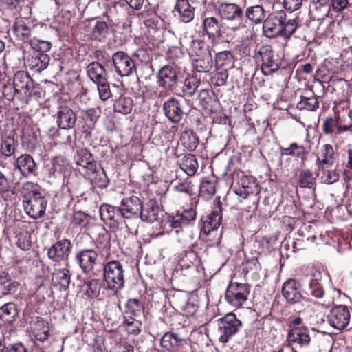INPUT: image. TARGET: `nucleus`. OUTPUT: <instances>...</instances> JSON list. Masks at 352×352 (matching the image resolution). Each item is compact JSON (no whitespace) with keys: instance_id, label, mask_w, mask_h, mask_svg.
Instances as JSON below:
<instances>
[{"instance_id":"obj_1","label":"nucleus","mask_w":352,"mask_h":352,"mask_svg":"<svg viewBox=\"0 0 352 352\" xmlns=\"http://www.w3.org/2000/svg\"><path fill=\"white\" fill-rule=\"evenodd\" d=\"M74 159L78 171L90 182L94 188L102 189L108 186L109 179L106 172L98 164L89 150H78Z\"/></svg>"},{"instance_id":"obj_2","label":"nucleus","mask_w":352,"mask_h":352,"mask_svg":"<svg viewBox=\"0 0 352 352\" xmlns=\"http://www.w3.org/2000/svg\"><path fill=\"white\" fill-rule=\"evenodd\" d=\"M297 18L287 19L285 10H275L263 21V34L268 38L282 36L289 39L298 26Z\"/></svg>"},{"instance_id":"obj_3","label":"nucleus","mask_w":352,"mask_h":352,"mask_svg":"<svg viewBox=\"0 0 352 352\" xmlns=\"http://www.w3.org/2000/svg\"><path fill=\"white\" fill-rule=\"evenodd\" d=\"M242 16L243 11L236 3L221 1V28L227 37L234 36L241 25Z\"/></svg>"},{"instance_id":"obj_4","label":"nucleus","mask_w":352,"mask_h":352,"mask_svg":"<svg viewBox=\"0 0 352 352\" xmlns=\"http://www.w3.org/2000/svg\"><path fill=\"white\" fill-rule=\"evenodd\" d=\"M124 270L122 264L118 260L111 261L104 265L103 278L107 288L114 292L124 287Z\"/></svg>"},{"instance_id":"obj_5","label":"nucleus","mask_w":352,"mask_h":352,"mask_svg":"<svg viewBox=\"0 0 352 352\" xmlns=\"http://www.w3.org/2000/svg\"><path fill=\"white\" fill-rule=\"evenodd\" d=\"M256 62H261V70L264 75H270L278 69L280 61L270 45L261 46L254 56Z\"/></svg>"},{"instance_id":"obj_6","label":"nucleus","mask_w":352,"mask_h":352,"mask_svg":"<svg viewBox=\"0 0 352 352\" xmlns=\"http://www.w3.org/2000/svg\"><path fill=\"white\" fill-rule=\"evenodd\" d=\"M198 99L199 103L211 113L212 126L210 132L212 130H217L220 124V118L217 114L220 109V102L217 96L214 91L202 89L199 93Z\"/></svg>"},{"instance_id":"obj_7","label":"nucleus","mask_w":352,"mask_h":352,"mask_svg":"<svg viewBox=\"0 0 352 352\" xmlns=\"http://www.w3.org/2000/svg\"><path fill=\"white\" fill-rule=\"evenodd\" d=\"M14 94L21 100L28 102L32 96L34 82L29 74L18 71L13 78Z\"/></svg>"},{"instance_id":"obj_8","label":"nucleus","mask_w":352,"mask_h":352,"mask_svg":"<svg viewBox=\"0 0 352 352\" xmlns=\"http://www.w3.org/2000/svg\"><path fill=\"white\" fill-rule=\"evenodd\" d=\"M250 294L249 286L246 284L230 283L226 292L225 298L227 302L234 307H240L246 300Z\"/></svg>"},{"instance_id":"obj_9","label":"nucleus","mask_w":352,"mask_h":352,"mask_svg":"<svg viewBox=\"0 0 352 352\" xmlns=\"http://www.w3.org/2000/svg\"><path fill=\"white\" fill-rule=\"evenodd\" d=\"M116 73L120 76H129L136 71V67L132 58L125 52L118 51L112 56Z\"/></svg>"},{"instance_id":"obj_10","label":"nucleus","mask_w":352,"mask_h":352,"mask_svg":"<svg viewBox=\"0 0 352 352\" xmlns=\"http://www.w3.org/2000/svg\"><path fill=\"white\" fill-rule=\"evenodd\" d=\"M233 192L243 198L251 194L257 195L259 192L258 184L253 177L241 173L238 174Z\"/></svg>"},{"instance_id":"obj_11","label":"nucleus","mask_w":352,"mask_h":352,"mask_svg":"<svg viewBox=\"0 0 352 352\" xmlns=\"http://www.w3.org/2000/svg\"><path fill=\"white\" fill-rule=\"evenodd\" d=\"M157 78L159 87H162L167 91H173L178 81L176 69L169 65L163 66L158 71Z\"/></svg>"},{"instance_id":"obj_12","label":"nucleus","mask_w":352,"mask_h":352,"mask_svg":"<svg viewBox=\"0 0 352 352\" xmlns=\"http://www.w3.org/2000/svg\"><path fill=\"white\" fill-rule=\"evenodd\" d=\"M350 313L344 305H338L332 308L327 316L329 324L333 328L342 330L349 324Z\"/></svg>"},{"instance_id":"obj_13","label":"nucleus","mask_w":352,"mask_h":352,"mask_svg":"<svg viewBox=\"0 0 352 352\" xmlns=\"http://www.w3.org/2000/svg\"><path fill=\"white\" fill-rule=\"evenodd\" d=\"M47 204V199L43 194H41L29 197L24 203V209L31 218L38 219L45 214Z\"/></svg>"},{"instance_id":"obj_14","label":"nucleus","mask_w":352,"mask_h":352,"mask_svg":"<svg viewBox=\"0 0 352 352\" xmlns=\"http://www.w3.org/2000/svg\"><path fill=\"white\" fill-rule=\"evenodd\" d=\"M120 208L124 219H132L138 222L142 208V201L137 196L127 197L122 200Z\"/></svg>"},{"instance_id":"obj_15","label":"nucleus","mask_w":352,"mask_h":352,"mask_svg":"<svg viewBox=\"0 0 352 352\" xmlns=\"http://www.w3.org/2000/svg\"><path fill=\"white\" fill-rule=\"evenodd\" d=\"M72 243L69 239L58 241L47 250V257L54 262L59 263L67 260L71 252Z\"/></svg>"},{"instance_id":"obj_16","label":"nucleus","mask_w":352,"mask_h":352,"mask_svg":"<svg viewBox=\"0 0 352 352\" xmlns=\"http://www.w3.org/2000/svg\"><path fill=\"white\" fill-rule=\"evenodd\" d=\"M160 344L167 350H172L174 352H186L189 347L187 340L179 336L178 334L168 331L161 338Z\"/></svg>"},{"instance_id":"obj_17","label":"nucleus","mask_w":352,"mask_h":352,"mask_svg":"<svg viewBox=\"0 0 352 352\" xmlns=\"http://www.w3.org/2000/svg\"><path fill=\"white\" fill-rule=\"evenodd\" d=\"M164 116L173 123L179 122L184 116L183 103L174 97L166 100L162 107Z\"/></svg>"},{"instance_id":"obj_18","label":"nucleus","mask_w":352,"mask_h":352,"mask_svg":"<svg viewBox=\"0 0 352 352\" xmlns=\"http://www.w3.org/2000/svg\"><path fill=\"white\" fill-rule=\"evenodd\" d=\"M75 259L83 273L89 274L96 265L98 253L92 249H84L76 254Z\"/></svg>"},{"instance_id":"obj_19","label":"nucleus","mask_w":352,"mask_h":352,"mask_svg":"<svg viewBox=\"0 0 352 352\" xmlns=\"http://www.w3.org/2000/svg\"><path fill=\"white\" fill-rule=\"evenodd\" d=\"M289 344H296L300 348H307L311 343L309 330L306 327H294L289 329L287 334Z\"/></svg>"},{"instance_id":"obj_20","label":"nucleus","mask_w":352,"mask_h":352,"mask_svg":"<svg viewBox=\"0 0 352 352\" xmlns=\"http://www.w3.org/2000/svg\"><path fill=\"white\" fill-rule=\"evenodd\" d=\"M34 25L23 19H16L12 25V31L16 38L24 43H29L34 38Z\"/></svg>"},{"instance_id":"obj_21","label":"nucleus","mask_w":352,"mask_h":352,"mask_svg":"<svg viewBox=\"0 0 352 352\" xmlns=\"http://www.w3.org/2000/svg\"><path fill=\"white\" fill-rule=\"evenodd\" d=\"M101 219L110 228L118 227L120 222L124 219L120 206L109 204H102L100 208Z\"/></svg>"},{"instance_id":"obj_22","label":"nucleus","mask_w":352,"mask_h":352,"mask_svg":"<svg viewBox=\"0 0 352 352\" xmlns=\"http://www.w3.org/2000/svg\"><path fill=\"white\" fill-rule=\"evenodd\" d=\"M241 324V322L232 312L221 318V342H228L230 338L239 331Z\"/></svg>"},{"instance_id":"obj_23","label":"nucleus","mask_w":352,"mask_h":352,"mask_svg":"<svg viewBox=\"0 0 352 352\" xmlns=\"http://www.w3.org/2000/svg\"><path fill=\"white\" fill-rule=\"evenodd\" d=\"M14 170H17L22 177L28 178L30 175H36L37 166L33 157L28 154H23L17 157L14 164Z\"/></svg>"},{"instance_id":"obj_24","label":"nucleus","mask_w":352,"mask_h":352,"mask_svg":"<svg viewBox=\"0 0 352 352\" xmlns=\"http://www.w3.org/2000/svg\"><path fill=\"white\" fill-rule=\"evenodd\" d=\"M76 115L67 106H61L56 113V123L60 129L69 130L74 128L76 122Z\"/></svg>"},{"instance_id":"obj_25","label":"nucleus","mask_w":352,"mask_h":352,"mask_svg":"<svg viewBox=\"0 0 352 352\" xmlns=\"http://www.w3.org/2000/svg\"><path fill=\"white\" fill-rule=\"evenodd\" d=\"M217 156L218 154L216 155L212 160V171H214V166H218ZM217 183L218 178L217 176L214 175V172H212V177L211 179L204 180L201 182L199 186V195L204 197L205 199H211L216 192Z\"/></svg>"},{"instance_id":"obj_26","label":"nucleus","mask_w":352,"mask_h":352,"mask_svg":"<svg viewBox=\"0 0 352 352\" xmlns=\"http://www.w3.org/2000/svg\"><path fill=\"white\" fill-rule=\"evenodd\" d=\"M174 7L175 16L184 23H189L194 19L195 8L188 0H175Z\"/></svg>"},{"instance_id":"obj_27","label":"nucleus","mask_w":352,"mask_h":352,"mask_svg":"<svg viewBox=\"0 0 352 352\" xmlns=\"http://www.w3.org/2000/svg\"><path fill=\"white\" fill-rule=\"evenodd\" d=\"M282 292L283 296L289 303L298 302L302 297L300 291V285L294 279H289L283 284Z\"/></svg>"},{"instance_id":"obj_28","label":"nucleus","mask_w":352,"mask_h":352,"mask_svg":"<svg viewBox=\"0 0 352 352\" xmlns=\"http://www.w3.org/2000/svg\"><path fill=\"white\" fill-rule=\"evenodd\" d=\"M330 8V0H311L309 13L314 19H324L328 16Z\"/></svg>"},{"instance_id":"obj_29","label":"nucleus","mask_w":352,"mask_h":352,"mask_svg":"<svg viewBox=\"0 0 352 352\" xmlns=\"http://www.w3.org/2000/svg\"><path fill=\"white\" fill-rule=\"evenodd\" d=\"M50 57L44 53H34L27 60L29 69L34 72H40L45 69L50 63Z\"/></svg>"},{"instance_id":"obj_30","label":"nucleus","mask_w":352,"mask_h":352,"mask_svg":"<svg viewBox=\"0 0 352 352\" xmlns=\"http://www.w3.org/2000/svg\"><path fill=\"white\" fill-rule=\"evenodd\" d=\"M113 100V111L122 115L130 113L133 107V101L131 97L124 96L119 92L115 96Z\"/></svg>"},{"instance_id":"obj_31","label":"nucleus","mask_w":352,"mask_h":352,"mask_svg":"<svg viewBox=\"0 0 352 352\" xmlns=\"http://www.w3.org/2000/svg\"><path fill=\"white\" fill-rule=\"evenodd\" d=\"M68 162L65 157L60 155L53 157L50 164L47 166V172L50 178L61 177L67 170Z\"/></svg>"},{"instance_id":"obj_32","label":"nucleus","mask_w":352,"mask_h":352,"mask_svg":"<svg viewBox=\"0 0 352 352\" xmlns=\"http://www.w3.org/2000/svg\"><path fill=\"white\" fill-rule=\"evenodd\" d=\"M31 331L36 340L44 342L49 337V323L43 318L37 317L36 320L32 325Z\"/></svg>"},{"instance_id":"obj_33","label":"nucleus","mask_w":352,"mask_h":352,"mask_svg":"<svg viewBox=\"0 0 352 352\" xmlns=\"http://www.w3.org/2000/svg\"><path fill=\"white\" fill-rule=\"evenodd\" d=\"M214 204L218 210L213 211L208 219L204 222L203 232L206 234H209L212 231L217 230L220 226V197L217 196Z\"/></svg>"},{"instance_id":"obj_34","label":"nucleus","mask_w":352,"mask_h":352,"mask_svg":"<svg viewBox=\"0 0 352 352\" xmlns=\"http://www.w3.org/2000/svg\"><path fill=\"white\" fill-rule=\"evenodd\" d=\"M322 274L320 271L316 270L313 272L307 289L308 294L316 298H321L324 296V291L322 284Z\"/></svg>"},{"instance_id":"obj_35","label":"nucleus","mask_w":352,"mask_h":352,"mask_svg":"<svg viewBox=\"0 0 352 352\" xmlns=\"http://www.w3.org/2000/svg\"><path fill=\"white\" fill-rule=\"evenodd\" d=\"M87 74L94 83H98L107 79V74L104 67L98 62L89 63L86 68Z\"/></svg>"},{"instance_id":"obj_36","label":"nucleus","mask_w":352,"mask_h":352,"mask_svg":"<svg viewBox=\"0 0 352 352\" xmlns=\"http://www.w3.org/2000/svg\"><path fill=\"white\" fill-rule=\"evenodd\" d=\"M111 33L110 26L103 21H97L94 25L91 38L98 42H104Z\"/></svg>"},{"instance_id":"obj_37","label":"nucleus","mask_w":352,"mask_h":352,"mask_svg":"<svg viewBox=\"0 0 352 352\" xmlns=\"http://www.w3.org/2000/svg\"><path fill=\"white\" fill-rule=\"evenodd\" d=\"M280 155L293 156L296 158L300 159L302 163H304L307 159L308 151L302 145H299L296 142H293L289 145L288 147H280Z\"/></svg>"},{"instance_id":"obj_38","label":"nucleus","mask_w":352,"mask_h":352,"mask_svg":"<svg viewBox=\"0 0 352 352\" xmlns=\"http://www.w3.org/2000/svg\"><path fill=\"white\" fill-rule=\"evenodd\" d=\"M159 208L152 200L146 203L144 205L142 203V208L140 211L139 219L143 221L152 223L157 220L158 217Z\"/></svg>"},{"instance_id":"obj_39","label":"nucleus","mask_w":352,"mask_h":352,"mask_svg":"<svg viewBox=\"0 0 352 352\" xmlns=\"http://www.w3.org/2000/svg\"><path fill=\"white\" fill-rule=\"evenodd\" d=\"M17 306L14 302H8L0 307V320L5 324L13 323L18 317Z\"/></svg>"},{"instance_id":"obj_40","label":"nucleus","mask_w":352,"mask_h":352,"mask_svg":"<svg viewBox=\"0 0 352 352\" xmlns=\"http://www.w3.org/2000/svg\"><path fill=\"white\" fill-rule=\"evenodd\" d=\"M206 34L214 43H219L220 38V24L215 17H208L204 20Z\"/></svg>"},{"instance_id":"obj_41","label":"nucleus","mask_w":352,"mask_h":352,"mask_svg":"<svg viewBox=\"0 0 352 352\" xmlns=\"http://www.w3.org/2000/svg\"><path fill=\"white\" fill-rule=\"evenodd\" d=\"M179 166L181 169L188 176H193L198 170L199 163L195 155L187 154L181 159Z\"/></svg>"},{"instance_id":"obj_42","label":"nucleus","mask_w":352,"mask_h":352,"mask_svg":"<svg viewBox=\"0 0 352 352\" xmlns=\"http://www.w3.org/2000/svg\"><path fill=\"white\" fill-rule=\"evenodd\" d=\"M138 16L144 25L149 28L157 29L162 23V18L152 10H144Z\"/></svg>"},{"instance_id":"obj_43","label":"nucleus","mask_w":352,"mask_h":352,"mask_svg":"<svg viewBox=\"0 0 352 352\" xmlns=\"http://www.w3.org/2000/svg\"><path fill=\"white\" fill-rule=\"evenodd\" d=\"M248 19L258 24L265 20V10L262 5H254L248 7L245 11Z\"/></svg>"},{"instance_id":"obj_44","label":"nucleus","mask_w":352,"mask_h":352,"mask_svg":"<svg viewBox=\"0 0 352 352\" xmlns=\"http://www.w3.org/2000/svg\"><path fill=\"white\" fill-rule=\"evenodd\" d=\"M52 280L66 290L69 288L71 274L67 268L58 269L52 274Z\"/></svg>"},{"instance_id":"obj_45","label":"nucleus","mask_w":352,"mask_h":352,"mask_svg":"<svg viewBox=\"0 0 352 352\" xmlns=\"http://www.w3.org/2000/svg\"><path fill=\"white\" fill-rule=\"evenodd\" d=\"M182 145L189 151H194L199 144L197 136L191 131H184L180 137Z\"/></svg>"},{"instance_id":"obj_46","label":"nucleus","mask_w":352,"mask_h":352,"mask_svg":"<svg viewBox=\"0 0 352 352\" xmlns=\"http://www.w3.org/2000/svg\"><path fill=\"white\" fill-rule=\"evenodd\" d=\"M85 295L87 298H96L100 293L102 283L99 279H89L85 282Z\"/></svg>"},{"instance_id":"obj_47","label":"nucleus","mask_w":352,"mask_h":352,"mask_svg":"<svg viewBox=\"0 0 352 352\" xmlns=\"http://www.w3.org/2000/svg\"><path fill=\"white\" fill-rule=\"evenodd\" d=\"M297 107L300 110L314 111L319 107V102L316 96H301Z\"/></svg>"},{"instance_id":"obj_48","label":"nucleus","mask_w":352,"mask_h":352,"mask_svg":"<svg viewBox=\"0 0 352 352\" xmlns=\"http://www.w3.org/2000/svg\"><path fill=\"white\" fill-rule=\"evenodd\" d=\"M100 114L98 111L94 109H89L81 112V118L85 122L89 129H93L95 126Z\"/></svg>"},{"instance_id":"obj_49","label":"nucleus","mask_w":352,"mask_h":352,"mask_svg":"<svg viewBox=\"0 0 352 352\" xmlns=\"http://www.w3.org/2000/svg\"><path fill=\"white\" fill-rule=\"evenodd\" d=\"M96 85H97L99 97L101 100L107 101L110 98H115L116 95H114L113 91L111 90L107 79L96 83Z\"/></svg>"},{"instance_id":"obj_50","label":"nucleus","mask_w":352,"mask_h":352,"mask_svg":"<svg viewBox=\"0 0 352 352\" xmlns=\"http://www.w3.org/2000/svg\"><path fill=\"white\" fill-rule=\"evenodd\" d=\"M200 85V80L196 76H192L186 78L184 80L183 91L188 96H192L199 86Z\"/></svg>"},{"instance_id":"obj_51","label":"nucleus","mask_w":352,"mask_h":352,"mask_svg":"<svg viewBox=\"0 0 352 352\" xmlns=\"http://www.w3.org/2000/svg\"><path fill=\"white\" fill-rule=\"evenodd\" d=\"M30 45L33 50L37 52L36 53L45 54V52L50 51L52 47L51 42L37 39L35 37L30 41Z\"/></svg>"},{"instance_id":"obj_52","label":"nucleus","mask_w":352,"mask_h":352,"mask_svg":"<svg viewBox=\"0 0 352 352\" xmlns=\"http://www.w3.org/2000/svg\"><path fill=\"white\" fill-rule=\"evenodd\" d=\"M17 246L23 250H28L32 246L31 234L28 231H23L17 234Z\"/></svg>"},{"instance_id":"obj_53","label":"nucleus","mask_w":352,"mask_h":352,"mask_svg":"<svg viewBox=\"0 0 352 352\" xmlns=\"http://www.w3.org/2000/svg\"><path fill=\"white\" fill-rule=\"evenodd\" d=\"M111 236L107 231H104L98 235L96 239V245L98 249L104 251L109 250L111 248Z\"/></svg>"},{"instance_id":"obj_54","label":"nucleus","mask_w":352,"mask_h":352,"mask_svg":"<svg viewBox=\"0 0 352 352\" xmlns=\"http://www.w3.org/2000/svg\"><path fill=\"white\" fill-rule=\"evenodd\" d=\"M41 190V187L38 184L31 182H26L23 185L22 192L25 196L30 197L43 194Z\"/></svg>"},{"instance_id":"obj_55","label":"nucleus","mask_w":352,"mask_h":352,"mask_svg":"<svg viewBox=\"0 0 352 352\" xmlns=\"http://www.w3.org/2000/svg\"><path fill=\"white\" fill-rule=\"evenodd\" d=\"M334 151L331 145L325 144L323 147L322 160L317 158L320 164H332L333 162Z\"/></svg>"},{"instance_id":"obj_56","label":"nucleus","mask_w":352,"mask_h":352,"mask_svg":"<svg viewBox=\"0 0 352 352\" xmlns=\"http://www.w3.org/2000/svg\"><path fill=\"white\" fill-rule=\"evenodd\" d=\"M315 178L313 173L305 170L301 172L299 177L300 185L302 188H311L314 182Z\"/></svg>"},{"instance_id":"obj_57","label":"nucleus","mask_w":352,"mask_h":352,"mask_svg":"<svg viewBox=\"0 0 352 352\" xmlns=\"http://www.w3.org/2000/svg\"><path fill=\"white\" fill-rule=\"evenodd\" d=\"M133 56L145 65L151 64L152 60V55L146 48H139L134 52Z\"/></svg>"},{"instance_id":"obj_58","label":"nucleus","mask_w":352,"mask_h":352,"mask_svg":"<svg viewBox=\"0 0 352 352\" xmlns=\"http://www.w3.org/2000/svg\"><path fill=\"white\" fill-rule=\"evenodd\" d=\"M14 139L8 138L3 140L1 144V151L6 157L12 155L14 152Z\"/></svg>"},{"instance_id":"obj_59","label":"nucleus","mask_w":352,"mask_h":352,"mask_svg":"<svg viewBox=\"0 0 352 352\" xmlns=\"http://www.w3.org/2000/svg\"><path fill=\"white\" fill-rule=\"evenodd\" d=\"M126 305L130 314L134 316L140 314L142 309L140 302L135 298L128 300Z\"/></svg>"},{"instance_id":"obj_60","label":"nucleus","mask_w":352,"mask_h":352,"mask_svg":"<svg viewBox=\"0 0 352 352\" xmlns=\"http://www.w3.org/2000/svg\"><path fill=\"white\" fill-rule=\"evenodd\" d=\"M338 117L336 119L332 117L327 118L322 125V130L325 134H331L333 132V129L338 125Z\"/></svg>"},{"instance_id":"obj_61","label":"nucleus","mask_w":352,"mask_h":352,"mask_svg":"<svg viewBox=\"0 0 352 352\" xmlns=\"http://www.w3.org/2000/svg\"><path fill=\"white\" fill-rule=\"evenodd\" d=\"M339 179V174L334 170H327L323 172L322 180L324 183L331 184Z\"/></svg>"},{"instance_id":"obj_62","label":"nucleus","mask_w":352,"mask_h":352,"mask_svg":"<svg viewBox=\"0 0 352 352\" xmlns=\"http://www.w3.org/2000/svg\"><path fill=\"white\" fill-rule=\"evenodd\" d=\"M177 214L181 217L183 223L188 224L190 221L195 219L196 212L192 208L184 210L181 213L177 212Z\"/></svg>"},{"instance_id":"obj_63","label":"nucleus","mask_w":352,"mask_h":352,"mask_svg":"<svg viewBox=\"0 0 352 352\" xmlns=\"http://www.w3.org/2000/svg\"><path fill=\"white\" fill-rule=\"evenodd\" d=\"M125 324L126 325L127 331L129 333L138 334L141 331V322L138 320H133L132 321L125 320Z\"/></svg>"},{"instance_id":"obj_64","label":"nucleus","mask_w":352,"mask_h":352,"mask_svg":"<svg viewBox=\"0 0 352 352\" xmlns=\"http://www.w3.org/2000/svg\"><path fill=\"white\" fill-rule=\"evenodd\" d=\"M302 1L303 0H284L283 6L285 10L289 12H294L301 7Z\"/></svg>"}]
</instances>
